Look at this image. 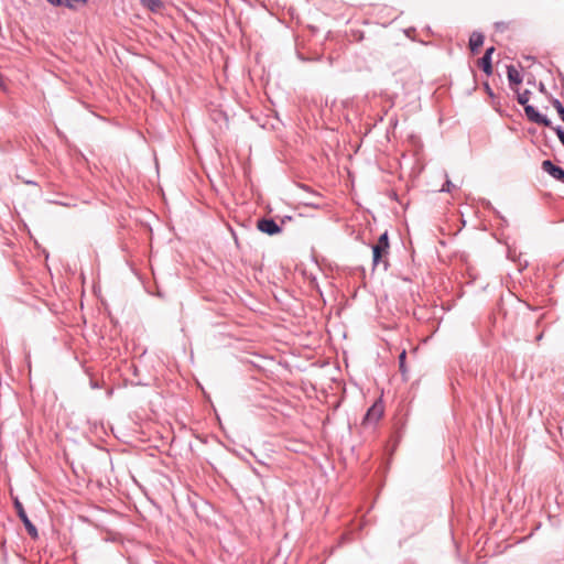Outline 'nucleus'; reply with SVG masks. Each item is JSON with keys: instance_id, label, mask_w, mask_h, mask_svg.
I'll list each match as a JSON object with an SVG mask.
<instances>
[{"instance_id": "obj_13", "label": "nucleus", "mask_w": 564, "mask_h": 564, "mask_svg": "<svg viewBox=\"0 0 564 564\" xmlns=\"http://www.w3.org/2000/svg\"><path fill=\"white\" fill-rule=\"evenodd\" d=\"M376 245L390 248L388 231H384L383 234L380 235Z\"/></svg>"}, {"instance_id": "obj_9", "label": "nucleus", "mask_w": 564, "mask_h": 564, "mask_svg": "<svg viewBox=\"0 0 564 564\" xmlns=\"http://www.w3.org/2000/svg\"><path fill=\"white\" fill-rule=\"evenodd\" d=\"M484 41H485V35L481 32L474 31L470 34L469 43H468L470 52L473 54L478 53L479 48L484 44Z\"/></svg>"}, {"instance_id": "obj_15", "label": "nucleus", "mask_w": 564, "mask_h": 564, "mask_svg": "<svg viewBox=\"0 0 564 564\" xmlns=\"http://www.w3.org/2000/svg\"><path fill=\"white\" fill-rule=\"evenodd\" d=\"M553 106L554 108L556 109L560 118L563 120L564 122V106L561 104V101L558 99H554L553 100Z\"/></svg>"}, {"instance_id": "obj_1", "label": "nucleus", "mask_w": 564, "mask_h": 564, "mask_svg": "<svg viewBox=\"0 0 564 564\" xmlns=\"http://www.w3.org/2000/svg\"><path fill=\"white\" fill-rule=\"evenodd\" d=\"M513 91L517 95L518 102L521 106H523L525 116L531 122L544 127H551V120L546 116L540 113L532 105H529V100L532 95V93L529 89L520 91L519 88H516L513 89Z\"/></svg>"}, {"instance_id": "obj_10", "label": "nucleus", "mask_w": 564, "mask_h": 564, "mask_svg": "<svg viewBox=\"0 0 564 564\" xmlns=\"http://www.w3.org/2000/svg\"><path fill=\"white\" fill-rule=\"evenodd\" d=\"M51 6L65 7L70 10H75L76 4H86L88 0H46Z\"/></svg>"}, {"instance_id": "obj_11", "label": "nucleus", "mask_w": 564, "mask_h": 564, "mask_svg": "<svg viewBox=\"0 0 564 564\" xmlns=\"http://www.w3.org/2000/svg\"><path fill=\"white\" fill-rule=\"evenodd\" d=\"M141 6L153 13H159L164 8L162 0H139Z\"/></svg>"}, {"instance_id": "obj_21", "label": "nucleus", "mask_w": 564, "mask_h": 564, "mask_svg": "<svg viewBox=\"0 0 564 564\" xmlns=\"http://www.w3.org/2000/svg\"><path fill=\"white\" fill-rule=\"evenodd\" d=\"M25 183H26V184H33V185H35V184H36V183H35V182H33V181H26Z\"/></svg>"}, {"instance_id": "obj_18", "label": "nucleus", "mask_w": 564, "mask_h": 564, "mask_svg": "<svg viewBox=\"0 0 564 564\" xmlns=\"http://www.w3.org/2000/svg\"><path fill=\"white\" fill-rule=\"evenodd\" d=\"M484 88H485V91L488 94V96H490V97L495 96L490 85L487 82L484 83Z\"/></svg>"}, {"instance_id": "obj_6", "label": "nucleus", "mask_w": 564, "mask_h": 564, "mask_svg": "<svg viewBox=\"0 0 564 564\" xmlns=\"http://www.w3.org/2000/svg\"><path fill=\"white\" fill-rule=\"evenodd\" d=\"M542 170L553 178L564 184V170L561 166L555 165L551 160L542 162Z\"/></svg>"}, {"instance_id": "obj_5", "label": "nucleus", "mask_w": 564, "mask_h": 564, "mask_svg": "<svg viewBox=\"0 0 564 564\" xmlns=\"http://www.w3.org/2000/svg\"><path fill=\"white\" fill-rule=\"evenodd\" d=\"M388 254H389V248L373 245L372 246V265L377 267L379 263L382 262L384 270H387L389 267V263L387 260Z\"/></svg>"}, {"instance_id": "obj_4", "label": "nucleus", "mask_w": 564, "mask_h": 564, "mask_svg": "<svg viewBox=\"0 0 564 564\" xmlns=\"http://www.w3.org/2000/svg\"><path fill=\"white\" fill-rule=\"evenodd\" d=\"M257 229L269 236H274L282 231V226L273 218L263 217L257 220Z\"/></svg>"}, {"instance_id": "obj_2", "label": "nucleus", "mask_w": 564, "mask_h": 564, "mask_svg": "<svg viewBox=\"0 0 564 564\" xmlns=\"http://www.w3.org/2000/svg\"><path fill=\"white\" fill-rule=\"evenodd\" d=\"M13 505H14V509L17 511V514H18L19 519L22 521V523L24 524L25 530L28 531V534L33 540H36L39 538L37 529L32 523V521L29 519L22 502L18 498H15L14 501H13Z\"/></svg>"}, {"instance_id": "obj_20", "label": "nucleus", "mask_w": 564, "mask_h": 564, "mask_svg": "<svg viewBox=\"0 0 564 564\" xmlns=\"http://www.w3.org/2000/svg\"><path fill=\"white\" fill-rule=\"evenodd\" d=\"M414 31H415L414 29L405 30V34H406L408 36H410V35H411V32H414Z\"/></svg>"}, {"instance_id": "obj_3", "label": "nucleus", "mask_w": 564, "mask_h": 564, "mask_svg": "<svg viewBox=\"0 0 564 564\" xmlns=\"http://www.w3.org/2000/svg\"><path fill=\"white\" fill-rule=\"evenodd\" d=\"M383 411V402L379 399L367 410L362 420V425L376 424L382 417Z\"/></svg>"}, {"instance_id": "obj_17", "label": "nucleus", "mask_w": 564, "mask_h": 564, "mask_svg": "<svg viewBox=\"0 0 564 564\" xmlns=\"http://www.w3.org/2000/svg\"><path fill=\"white\" fill-rule=\"evenodd\" d=\"M454 187L453 183L449 181V180H446V182L443 184L442 188H441V192H451L452 188Z\"/></svg>"}, {"instance_id": "obj_14", "label": "nucleus", "mask_w": 564, "mask_h": 564, "mask_svg": "<svg viewBox=\"0 0 564 564\" xmlns=\"http://www.w3.org/2000/svg\"><path fill=\"white\" fill-rule=\"evenodd\" d=\"M511 22L498 21L495 23V30L497 32H505L510 28Z\"/></svg>"}, {"instance_id": "obj_16", "label": "nucleus", "mask_w": 564, "mask_h": 564, "mask_svg": "<svg viewBox=\"0 0 564 564\" xmlns=\"http://www.w3.org/2000/svg\"><path fill=\"white\" fill-rule=\"evenodd\" d=\"M550 128H552V129L555 131V133H556V135L558 137V139H560L561 143H562V144H563V147H564V128H563V127H561V126H557V127H552V126H551Z\"/></svg>"}, {"instance_id": "obj_8", "label": "nucleus", "mask_w": 564, "mask_h": 564, "mask_svg": "<svg viewBox=\"0 0 564 564\" xmlns=\"http://www.w3.org/2000/svg\"><path fill=\"white\" fill-rule=\"evenodd\" d=\"M507 76L512 90L518 88V85L522 83V76L513 65L507 66Z\"/></svg>"}, {"instance_id": "obj_7", "label": "nucleus", "mask_w": 564, "mask_h": 564, "mask_svg": "<svg viewBox=\"0 0 564 564\" xmlns=\"http://www.w3.org/2000/svg\"><path fill=\"white\" fill-rule=\"evenodd\" d=\"M495 52V47L490 46L486 50L482 57L478 59V66L482 69V72L490 76L492 74V54Z\"/></svg>"}, {"instance_id": "obj_12", "label": "nucleus", "mask_w": 564, "mask_h": 564, "mask_svg": "<svg viewBox=\"0 0 564 564\" xmlns=\"http://www.w3.org/2000/svg\"><path fill=\"white\" fill-rule=\"evenodd\" d=\"M405 360H406V351L405 350H402L399 355V370L401 372V375L403 376L404 379L405 376H406V372H408V369H406V366H405Z\"/></svg>"}, {"instance_id": "obj_19", "label": "nucleus", "mask_w": 564, "mask_h": 564, "mask_svg": "<svg viewBox=\"0 0 564 564\" xmlns=\"http://www.w3.org/2000/svg\"><path fill=\"white\" fill-rule=\"evenodd\" d=\"M90 387L93 389H98L100 388L99 383L97 381H95L94 379H90Z\"/></svg>"}]
</instances>
